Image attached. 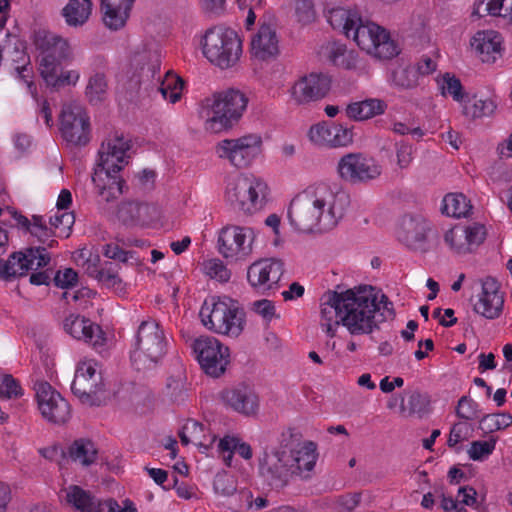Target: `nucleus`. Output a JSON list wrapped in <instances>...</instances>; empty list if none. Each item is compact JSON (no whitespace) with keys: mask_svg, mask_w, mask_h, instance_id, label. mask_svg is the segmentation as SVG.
Here are the masks:
<instances>
[{"mask_svg":"<svg viewBox=\"0 0 512 512\" xmlns=\"http://www.w3.org/2000/svg\"><path fill=\"white\" fill-rule=\"evenodd\" d=\"M34 389L38 408L45 420L61 425L70 419L71 408L68 401L50 383L36 382Z\"/></svg>","mask_w":512,"mask_h":512,"instance_id":"nucleus-15","label":"nucleus"},{"mask_svg":"<svg viewBox=\"0 0 512 512\" xmlns=\"http://www.w3.org/2000/svg\"><path fill=\"white\" fill-rule=\"evenodd\" d=\"M130 149L131 141L123 136H115L101 144L92 181L105 202L114 201L124 193L125 181L118 173L128 164L127 152Z\"/></svg>","mask_w":512,"mask_h":512,"instance_id":"nucleus-4","label":"nucleus"},{"mask_svg":"<svg viewBox=\"0 0 512 512\" xmlns=\"http://www.w3.org/2000/svg\"><path fill=\"white\" fill-rule=\"evenodd\" d=\"M33 43L39 51V71L48 86L60 89L75 85L79 73L75 70L63 71L61 66L73 59V52L68 40L46 29L34 32Z\"/></svg>","mask_w":512,"mask_h":512,"instance_id":"nucleus-3","label":"nucleus"},{"mask_svg":"<svg viewBox=\"0 0 512 512\" xmlns=\"http://www.w3.org/2000/svg\"><path fill=\"white\" fill-rule=\"evenodd\" d=\"M391 81L397 88L413 89L418 85L417 71L410 65H400L391 71Z\"/></svg>","mask_w":512,"mask_h":512,"instance_id":"nucleus-42","label":"nucleus"},{"mask_svg":"<svg viewBox=\"0 0 512 512\" xmlns=\"http://www.w3.org/2000/svg\"><path fill=\"white\" fill-rule=\"evenodd\" d=\"M462 234L465 240L464 245H468L472 251L474 247L479 246L484 241L486 230L484 225L474 223L473 225L462 229Z\"/></svg>","mask_w":512,"mask_h":512,"instance_id":"nucleus-48","label":"nucleus"},{"mask_svg":"<svg viewBox=\"0 0 512 512\" xmlns=\"http://www.w3.org/2000/svg\"><path fill=\"white\" fill-rule=\"evenodd\" d=\"M20 54V60L22 61V65H18L15 67V71L18 76L28 83V86L31 88L33 86L32 82H28V78L31 77L32 67L30 66V58L24 51H17Z\"/></svg>","mask_w":512,"mask_h":512,"instance_id":"nucleus-61","label":"nucleus"},{"mask_svg":"<svg viewBox=\"0 0 512 512\" xmlns=\"http://www.w3.org/2000/svg\"><path fill=\"white\" fill-rule=\"evenodd\" d=\"M192 349L205 374L218 378L225 373L230 363V352L218 339L202 336L193 342Z\"/></svg>","mask_w":512,"mask_h":512,"instance_id":"nucleus-12","label":"nucleus"},{"mask_svg":"<svg viewBox=\"0 0 512 512\" xmlns=\"http://www.w3.org/2000/svg\"><path fill=\"white\" fill-rule=\"evenodd\" d=\"M478 404L468 396H462L455 409L457 417L472 420L478 417Z\"/></svg>","mask_w":512,"mask_h":512,"instance_id":"nucleus-51","label":"nucleus"},{"mask_svg":"<svg viewBox=\"0 0 512 512\" xmlns=\"http://www.w3.org/2000/svg\"><path fill=\"white\" fill-rule=\"evenodd\" d=\"M23 395L18 380L12 375L6 374L0 379V397L5 399L18 398Z\"/></svg>","mask_w":512,"mask_h":512,"instance_id":"nucleus-50","label":"nucleus"},{"mask_svg":"<svg viewBox=\"0 0 512 512\" xmlns=\"http://www.w3.org/2000/svg\"><path fill=\"white\" fill-rule=\"evenodd\" d=\"M309 138L321 146L342 147L353 142V132L350 128L333 122H322L311 126Z\"/></svg>","mask_w":512,"mask_h":512,"instance_id":"nucleus-23","label":"nucleus"},{"mask_svg":"<svg viewBox=\"0 0 512 512\" xmlns=\"http://www.w3.org/2000/svg\"><path fill=\"white\" fill-rule=\"evenodd\" d=\"M349 206V196L333 192L329 185L318 183L308 186L290 202L288 218L298 231L326 232L338 224Z\"/></svg>","mask_w":512,"mask_h":512,"instance_id":"nucleus-2","label":"nucleus"},{"mask_svg":"<svg viewBox=\"0 0 512 512\" xmlns=\"http://www.w3.org/2000/svg\"><path fill=\"white\" fill-rule=\"evenodd\" d=\"M412 161V147L401 143L397 147V164L400 168H407Z\"/></svg>","mask_w":512,"mask_h":512,"instance_id":"nucleus-63","label":"nucleus"},{"mask_svg":"<svg viewBox=\"0 0 512 512\" xmlns=\"http://www.w3.org/2000/svg\"><path fill=\"white\" fill-rule=\"evenodd\" d=\"M284 273V262L280 258H263L253 262L247 270V280L254 288L270 289Z\"/></svg>","mask_w":512,"mask_h":512,"instance_id":"nucleus-19","label":"nucleus"},{"mask_svg":"<svg viewBox=\"0 0 512 512\" xmlns=\"http://www.w3.org/2000/svg\"><path fill=\"white\" fill-rule=\"evenodd\" d=\"M183 86L184 81L180 76L171 71H167L158 90L165 99H169L171 103H176L181 98Z\"/></svg>","mask_w":512,"mask_h":512,"instance_id":"nucleus-40","label":"nucleus"},{"mask_svg":"<svg viewBox=\"0 0 512 512\" xmlns=\"http://www.w3.org/2000/svg\"><path fill=\"white\" fill-rule=\"evenodd\" d=\"M53 282L55 286L59 288L68 289L76 286L78 282V274L72 268H66L63 272L59 270L56 272Z\"/></svg>","mask_w":512,"mask_h":512,"instance_id":"nucleus-55","label":"nucleus"},{"mask_svg":"<svg viewBox=\"0 0 512 512\" xmlns=\"http://www.w3.org/2000/svg\"><path fill=\"white\" fill-rule=\"evenodd\" d=\"M374 289V295L376 297V306H377V311H375V315L376 314H382V317H384V319L382 321H380V323L384 322L387 318H394L395 316V312H394V309H393V303L388 299V297L385 295V294H381V298L380 300L378 299V291H376V289L374 287H372ZM378 325H379V322L377 323L376 327L375 328H378Z\"/></svg>","mask_w":512,"mask_h":512,"instance_id":"nucleus-59","label":"nucleus"},{"mask_svg":"<svg viewBox=\"0 0 512 512\" xmlns=\"http://www.w3.org/2000/svg\"><path fill=\"white\" fill-rule=\"evenodd\" d=\"M213 485L216 493L223 496H233L237 491L233 476L227 473L217 474Z\"/></svg>","mask_w":512,"mask_h":512,"instance_id":"nucleus-52","label":"nucleus"},{"mask_svg":"<svg viewBox=\"0 0 512 512\" xmlns=\"http://www.w3.org/2000/svg\"><path fill=\"white\" fill-rule=\"evenodd\" d=\"M204 112L207 119L205 130L211 133H219L230 129L242 117L248 98L240 90L228 88L215 92L212 97L204 101Z\"/></svg>","mask_w":512,"mask_h":512,"instance_id":"nucleus-5","label":"nucleus"},{"mask_svg":"<svg viewBox=\"0 0 512 512\" xmlns=\"http://www.w3.org/2000/svg\"><path fill=\"white\" fill-rule=\"evenodd\" d=\"M61 454H66L75 462L81 463L83 466H90L96 461L98 450L92 440L87 438H79L74 440L67 452L61 450Z\"/></svg>","mask_w":512,"mask_h":512,"instance_id":"nucleus-32","label":"nucleus"},{"mask_svg":"<svg viewBox=\"0 0 512 512\" xmlns=\"http://www.w3.org/2000/svg\"><path fill=\"white\" fill-rule=\"evenodd\" d=\"M188 391L189 384L187 383V377L184 372L179 371L167 378L163 393L170 402L180 404L187 400Z\"/></svg>","mask_w":512,"mask_h":512,"instance_id":"nucleus-37","label":"nucleus"},{"mask_svg":"<svg viewBox=\"0 0 512 512\" xmlns=\"http://www.w3.org/2000/svg\"><path fill=\"white\" fill-rule=\"evenodd\" d=\"M49 222L51 226L61 230L60 235L68 237L75 222V217L72 212H62L51 217Z\"/></svg>","mask_w":512,"mask_h":512,"instance_id":"nucleus-54","label":"nucleus"},{"mask_svg":"<svg viewBox=\"0 0 512 512\" xmlns=\"http://www.w3.org/2000/svg\"><path fill=\"white\" fill-rule=\"evenodd\" d=\"M253 55L263 61L274 59L279 53L276 32L269 25L263 24L251 41Z\"/></svg>","mask_w":512,"mask_h":512,"instance_id":"nucleus-26","label":"nucleus"},{"mask_svg":"<svg viewBox=\"0 0 512 512\" xmlns=\"http://www.w3.org/2000/svg\"><path fill=\"white\" fill-rule=\"evenodd\" d=\"M472 205L462 193H450L443 199L441 211L447 216L456 218L467 217L471 212Z\"/></svg>","mask_w":512,"mask_h":512,"instance_id":"nucleus-38","label":"nucleus"},{"mask_svg":"<svg viewBox=\"0 0 512 512\" xmlns=\"http://www.w3.org/2000/svg\"><path fill=\"white\" fill-rule=\"evenodd\" d=\"M331 77L323 72H311L300 77L291 88V97L299 105L325 98L331 89Z\"/></svg>","mask_w":512,"mask_h":512,"instance_id":"nucleus-18","label":"nucleus"},{"mask_svg":"<svg viewBox=\"0 0 512 512\" xmlns=\"http://www.w3.org/2000/svg\"><path fill=\"white\" fill-rule=\"evenodd\" d=\"M131 66L135 69L138 79L135 84H139L142 77L153 78L159 69L157 55L150 51L137 52L131 59Z\"/></svg>","mask_w":512,"mask_h":512,"instance_id":"nucleus-36","label":"nucleus"},{"mask_svg":"<svg viewBox=\"0 0 512 512\" xmlns=\"http://www.w3.org/2000/svg\"><path fill=\"white\" fill-rule=\"evenodd\" d=\"M500 12L496 0H476L473 6L472 16L481 18L486 15L498 16Z\"/></svg>","mask_w":512,"mask_h":512,"instance_id":"nucleus-58","label":"nucleus"},{"mask_svg":"<svg viewBox=\"0 0 512 512\" xmlns=\"http://www.w3.org/2000/svg\"><path fill=\"white\" fill-rule=\"evenodd\" d=\"M387 105L379 99H367L350 103L346 108V115L355 121H363L376 115L383 114Z\"/></svg>","mask_w":512,"mask_h":512,"instance_id":"nucleus-34","label":"nucleus"},{"mask_svg":"<svg viewBox=\"0 0 512 512\" xmlns=\"http://www.w3.org/2000/svg\"><path fill=\"white\" fill-rule=\"evenodd\" d=\"M262 139L259 135L249 134L236 139L220 141L215 152L221 159H226L236 168L248 167L259 154Z\"/></svg>","mask_w":512,"mask_h":512,"instance_id":"nucleus-13","label":"nucleus"},{"mask_svg":"<svg viewBox=\"0 0 512 512\" xmlns=\"http://www.w3.org/2000/svg\"><path fill=\"white\" fill-rule=\"evenodd\" d=\"M91 11V0H69L63 7L61 15L68 26L80 27L88 21Z\"/></svg>","mask_w":512,"mask_h":512,"instance_id":"nucleus-33","label":"nucleus"},{"mask_svg":"<svg viewBox=\"0 0 512 512\" xmlns=\"http://www.w3.org/2000/svg\"><path fill=\"white\" fill-rule=\"evenodd\" d=\"M496 107L497 105L492 99L478 100L472 105H465L464 113L472 118H481L492 115Z\"/></svg>","mask_w":512,"mask_h":512,"instance_id":"nucleus-46","label":"nucleus"},{"mask_svg":"<svg viewBox=\"0 0 512 512\" xmlns=\"http://www.w3.org/2000/svg\"><path fill=\"white\" fill-rule=\"evenodd\" d=\"M108 81L103 72L92 74L85 88V96L90 104L97 105L102 103L107 96Z\"/></svg>","mask_w":512,"mask_h":512,"instance_id":"nucleus-39","label":"nucleus"},{"mask_svg":"<svg viewBox=\"0 0 512 512\" xmlns=\"http://www.w3.org/2000/svg\"><path fill=\"white\" fill-rule=\"evenodd\" d=\"M496 446V439L491 438L487 441H473L471 447L468 450L470 459L474 461H481L485 457H488L494 451Z\"/></svg>","mask_w":512,"mask_h":512,"instance_id":"nucleus-49","label":"nucleus"},{"mask_svg":"<svg viewBox=\"0 0 512 512\" xmlns=\"http://www.w3.org/2000/svg\"><path fill=\"white\" fill-rule=\"evenodd\" d=\"M71 390L82 404L90 407L104 405L108 398L102 373L91 362L77 366Z\"/></svg>","mask_w":512,"mask_h":512,"instance_id":"nucleus-9","label":"nucleus"},{"mask_svg":"<svg viewBox=\"0 0 512 512\" xmlns=\"http://www.w3.org/2000/svg\"><path fill=\"white\" fill-rule=\"evenodd\" d=\"M337 172L342 180L359 184L378 178L382 168L374 158L363 153H348L340 158Z\"/></svg>","mask_w":512,"mask_h":512,"instance_id":"nucleus-14","label":"nucleus"},{"mask_svg":"<svg viewBox=\"0 0 512 512\" xmlns=\"http://www.w3.org/2000/svg\"><path fill=\"white\" fill-rule=\"evenodd\" d=\"M125 503L126 505L124 507H120L117 501L112 498L101 501L103 511L107 509L108 512H137L136 508L129 500H126Z\"/></svg>","mask_w":512,"mask_h":512,"instance_id":"nucleus-64","label":"nucleus"},{"mask_svg":"<svg viewBox=\"0 0 512 512\" xmlns=\"http://www.w3.org/2000/svg\"><path fill=\"white\" fill-rule=\"evenodd\" d=\"M101 11L103 13L105 26L111 30L122 28L128 18L124 5H116L113 7L112 4H101Z\"/></svg>","mask_w":512,"mask_h":512,"instance_id":"nucleus-41","label":"nucleus"},{"mask_svg":"<svg viewBox=\"0 0 512 512\" xmlns=\"http://www.w3.org/2000/svg\"><path fill=\"white\" fill-rule=\"evenodd\" d=\"M253 310L267 320H271L275 314V307L272 301L268 299L255 301L253 303Z\"/></svg>","mask_w":512,"mask_h":512,"instance_id":"nucleus-62","label":"nucleus"},{"mask_svg":"<svg viewBox=\"0 0 512 512\" xmlns=\"http://www.w3.org/2000/svg\"><path fill=\"white\" fill-rule=\"evenodd\" d=\"M295 9L299 22L308 24L314 20L315 10L312 0H296Z\"/></svg>","mask_w":512,"mask_h":512,"instance_id":"nucleus-56","label":"nucleus"},{"mask_svg":"<svg viewBox=\"0 0 512 512\" xmlns=\"http://www.w3.org/2000/svg\"><path fill=\"white\" fill-rule=\"evenodd\" d=\"M372 286H359L346 291H327L320 298V324L330 338L336 336V328L342 324L352 335L369 334L382 314L377 311Z\"/></svg>","mask_w":512,"mask_h":512,"instance_id":"nucleus-1","label":"nucleus"},{"mask_svg":"<svg viewBox=\"0 0 512 512\" xmlns=\"http://www.w3.org/2000/svg\"><path fill=\"white\" fill-rule=\"evenodd\" d=\"M66 500L81 512H103L101 501L79 486H70Z\"/></svg>","mask_w":512,"mask_h":512,"instance_id":"nucleus-35","label":"nucleus"},{"mask_svg":"<svg viewBox=\"0 0 512 512\" xmlns=\"http://www.w3.org/2000/svg\"><path fill=\"white\" fill-rule=\"evenodd\" d=\"M512 424V416L507 412L484 415L479 421V428L485 433L505 429Z\"/></svg>","mask_w":512,"mask_h":512,"instance_id":"nucleus-43","label":"nucleus"},{"mask_svg":"<svg viewBox=\"0 0 512 512\" xmlns=\"http://www.w3.org/2000/svg\"><path fill=\"white\" fill-rule=\"evenodd\" d=\"M155 210L147 203L127 201L119 205L117 218L127 227L143 226L152 220L151 212Z\"/></svg>","mask_w":512,"mask_h":512,"instance_id":"nucleus-25","label":"nucleus"},{"mask_svg":"<svg viewBox=\"0 0 512 512\" xmlns=\"http://www.w3.org/2000/svg\"><path fill=\"white\" fill-rule=\"evenodd\" d=\"M59 130L67 146L81 148L91 140L90 119L78 104H65L59 115Z\"/></svg>","mask_w":512,"mask_h":512,"instance_id":"nucleus-10","label":"nucleus"},{"mask_svg":"<svg viewBox=\"0 0 512 512\" xmlns=\"http://www.w3.org/2000/svg\"><path fill=\"white\" fill-rule=\"evenodd\" d=\"M428 231V223L422 216L405 215L402 218L398 237L409 249L424 253L429 248L427 240Z\"/></svg>","mask_w":512,"mask_h":512,"instance_id":"nucleus-21","label":"nucleus"},{"mask_svg":"<svg viewBox=\"0 0 512 512\" xmlns=\"http://www.w3.org/2000/svg\"><path fill=\"white\" fill-rule=\"evenodd\" d=\"M203 53L212 64L227 69L238 62L242 42L234 30L214 27L204 35Z\"/></svg>","mask_w":512,"mask_h":512,"instance_id":"nucleus-7","label":"nucleus"},{"mask_svg":"<svg viewBox=\"0 0 512 512\" xmlns=\"http://www.w3.org/2000/svg\"><path fill=\"white\" fill-rule=\"evenodd\" d=\"M203 432V425L195 420H188L178 432V436L183 445L200 440Z\"/></svg>","mask_w":512,"mask_h":512,"instance_id":"nucleus-47","label":"nucleus"},{"mask_svg":"<svg viewBox=\"0 0 512 512\" xmlns=\"http://www.w3.org/2000/svg\"><path fill=\"white\" fill-rule=\"evenodd\" d=\"M325 17L333 29L341 31L347 37H350L357 21H360L357 11L340 6L327 9Z\"/></svg>","mask_w":512,"mask_h":512,"instance_id":"nucleus-31","label":"nucleus"},{"mask_svg":"<svg viewBox=\"0 0 512 512\" xmlns=\"http://www.w3.org/2000/svg\"><path fill=\"white\" fill-rule=\"evenodd\" d=\"M204 302L200 310L203 325L211 331L231 337H238L244 328V311L229 297Z\"/></svg>","mask_w":512,"mask_h":512,"instance_id":"nucleus-6","label":"nucleus"},{"mask_svg":"<svg viewBox=\"0 0 512 512\" xmlns=\"http://www.w3.org/2000/svg\"><path fill=\"white\" fill-rule=\"evenodd\" d=\"M253 240L254 231L251 228L227 225L219 234V252L226 259H245L252 252Z\"/></svg>","mask_w":512,"mask_h":512,"instance_id":"nucleus-16","label":"nucleus"},{"mask_svg":"<svg viewBox=\"0 0 512 512\" xmlns=\"http://www.w3.org/2000/svg\"><path fill=\"white\" fill-rule=\"evenodd\" d=\"M481 294L478 301L473 305V310L486 319L498 318L504 306V298L500 293L498 281L491 276L480 280Z\"/></svg>","mask_w":512,"mask_h":512,"instance_id":"nucleus-20","label":"nucleus"},{"mask_svg":"<svg viewBox=\"0 0 512 512\" xmlns=\"http://www.w3.org/2000/svg\"><path fill=\"white\" fill-rule=\"evenodd\" d=\"M267 185L261 180L243 178L227 190L228 200L239 210L251 214L262 206Z\"/></svg>","mask_w":512,"mask_h":512,"instance_id":"nucleus-17","label":"nucleus"},{"mask_svg":"<svg viewBox=\"0 0 512 512\" xmlns=\"http://www.w3.org/2000/svg\"><path fill=\"white\" fill-rule=\"evenodd\" d=\"M471 47L484 63H494L501 56V42L494 31H479L472 40Z\"/></svg>","mask_w":512,"mask_h":512,"instance_id":"nucleus-28","label":"nucleus"},{"mask_svg":"<svg viewBox=\"0 0 512 512\" xmlns=\"http://www.w3.org/2000/svg\"><path fill=\"white\" fill-rule=\"evenodd\" d=\"M448 93L457 102H464L468 98V94L464 92L463 86L459 78L450 73L443 75L442 94Z\"/></svg>","mask_w":512,"mask_h":512,"instance_id":"nucleus-44","label":"nucleus"},{"mask_svg":"<svg viewBox=\"0 0 512 512\" xmlns=\"http://www.w3.org/2000/svg\"><path fill=\"white\" fill-rule=\"evenodd\" d=\"M166 340L163 330L154 320L143 321L137 330L136 348L131 361L137 370L148 369L165 355Z\"/></svg>","mask_w":512,"mask_h":512,"instance_id":"nucleus-8","label":"nucleus"},{"mask_svg":"<svg viewBox=\"0 0 512 512\" xmlns=\"http://www.w3.org/2000/svg\"><path fill=\"white\" fill-rule=\"evenodd\" d=\"M64 330L73 338L93 345L102 344L104 337L101 327L84 316L70 314L63 322Z\"/></svg>","mask_w":512,"mask_h":512,"instance_id":"nucleus-24","label":"nucleus"},{"mask_svg":"<svg viewBox=\"0 0 512 512\" xmlns=\"http://www.w3.org/2000/svg\"><path fill=\"white\" fill-rule=\"evenodd\" d=\"M351 34L355 43L368 53L375 49V42L385 37V29L372 22L364 23L360 17Z\"/></svg>","mask_w":512,"mask_h":512,"instance_id":"nucleus-29","label":"nucleus"},{"mask_svg":"<svg viewBox=\"0 0 512 512\" xmlns=\"http://www.w3.org/2000/svg\"><path fill=\"white\" fill-rule=\"evenodd\" d=\"M221 399L225 405L245 416H253L259 409L258 395L245 383L224 389L221 392Z\"/></svg>","mask_w":512,"mask_h":512,"instance_id":"nucleus-22","label":"nucleus"},{"mask_svg":"<svg viewBox=\"0 0 512 512\" xmlns=\"http://www.w3.org/2000/svg\"><path fill=\"white\" fill-rule=\"evenodd\" d=\"M206 274L221 282H227L231 273L219 259H211L205 263Z\"/></svg>","mask_w":512,"mask_h":512,"instance_id":"nucleus-53","label":"nucleus"},{"mask_svg":"<svg viewBox=\"0 0 512 512\" xmlns=\"http://www.w3.org/2000/svg\"><path fill=\"white\" fill-rule=\"evenodd\" d=\"M463 238L462 229L453 228L448 230L445 233L444 239L445 242L453 249L455 252L459 254H465L471 252V248L468 245H464V243L457 244L456 240H461Z\"/></svg>","mask_w":512,"mask_h":512,"instance_id":"nucleus-57","label":"nucleus"},{"mask_svg":"<svg viewBox=\"0 0 512 512\" xmlns=\"http://www.w3.org/2000/svg\"><path fill=\"white\" fill-rule=\"evenodd\" d=\"M372 54L379 59L389 60L399 54L397 44L390 38L389 33L385 31V37L375 42V49H371Z\"/></svg>","mask_w":512,"mask_h":512,"instance_id":"nucleus-45","label":"nucleus"},{"mask_svg":"<svg viewBox=\"0 0 512 512\" xmlns=\"http://www.w3.org/2000/svg\"><path fill=\"white\" fill-rule=\"evenodd\" d=\"M103 254L105 257L109 259L118 260L120 262L126 263L129 259V257H132L134 252L132 251H125L122 248H120L116 244H106L103 247Z\"/></svg>","mask_w":512,"mask_h":512,"instance_id":"nucleus-60","label":"nucleus"},{"mask_svg":"<svg viewBox=\"0 0 512 512\" xmlns=\"http://www.w3.org/2000/svg\"><path fill=\"white\" fill-rule=\"evenodd\" d=\"M287 451L288 456L291 457V474H300L302 471H311L314 468L317 458L314 442H306L300 449L288 446Z\"/></svg>","mask_w":512,"mask_h":512,"instance_id":"nucleus-30","label":"nucleus"},{"mask_svg":"<svg viewBox=\"0 0 512 512\" xmlns=\"http://www.w3.org/2000/svg\"><path fill=\"white\" fill-rule=\"evenodd\" d=\"M297 436L292 430L282 434V443L287 438ZM288 443L282 444L281 450L265 451L259 458V474L272 488H282L289 480L291 474V457L288 456Z\"/></svg>","mask_w":512,"mask_h":512,"instance_id":"nucleus-11","label":"nucleus"},{"mask_svg":"<svg viewBox=\"0 0 512 512\" xmlns=\"http://www.w3.org/2000/svg\"><path fill=\"white\" fill-rule=\"evenodd\" d=\"M21 255L15 260V273L13 278L23 277L28 274L30 270H37L46 267L50 263V255L46 252L44 247H29L24 251H20Z\"/></svg>","mask_w":512,"mask_h":512,"instance_id":"nucleus-27","label":"nucleus"}]
</instances>
